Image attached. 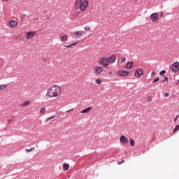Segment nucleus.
Here are the masks:
<instances>
[{
  "label": "nucleus",
  "mask_w": 179,
  "mask_h": 179,
  "mask_svg": "<svg viewBox=\"0 0 179 179\" xmlns=\"http://www.w3.org/2000/svg\"><path fill=\"white\" fill-rule=\"evenodd\" d=\"M125 61H127V58H125V57H122L121 62H125Z\"/></svg>",
  "instance_id": "nucleus-29"
},
{
  "label": "nucleus",
  "mask_w": 179,
  "mask_h": 179,
  "mask_svg": "<svg viewBox=\"0 0 179 179\" xmlns=\"http://www.w3.org/2000/svg\"><path fill=\"white\" fill-rule=\"evenodd\" d=\"M130 145L131 146H135V140L134 139H131L130 140Z\"/></svg>",
  "instance_id": "nucleus-23"
},
{
  "label": "nucleus",
  "mask_w": 179,
  "mask_h": 179,
  "mask_svg": "<svg viewBox=\"0 0 179 179\" xmlns=\"http://www.w3.org/2000/svg\"><path fill=\"white\" fill-rule=\"evenodd\" d=\"M39 113L41 115H44L45 114V108L43 107L40 109Z\"/></svg>",
  "instance_id": "nucleus-18"
},
{
  "label": "nucleus",
  "mask_w": 179,
  "mask_h": 179,
  "mask_svg": "<svg viewBox=\"0 0 179 179\" xmlns=\"http://www.w3.org/2000/svg\"><path fill=\"white\" fill-rule=\"evenodd\" d=\"M115 59H117V57L115 55H111L110 57H108V64H114Z\"/></svg>",
  "instance_id": "nucleus-12"
},
{
  "label": "nucleus",
  "mask_w": 179,
  "mask_h": 179,
  "mask_svg": "<svg viewBox=\"0 0 179 179\" xmlns=\"http://www.w3.org/2000/svg\"><path fill=\"white\" fill-rule=\"evenodd\" d=\"M120 141L124 145H128V143H129V140H128V138L125 137V136H121L120 137Z\"/></svg>",
  "instance_id": "nucleus-6"
},
{
  "label": "nucleus",
  "mask_w": 179,
  "mask_h": 179,
  "mask_svg": "<svg viewBox=\"0 0 179 179\" xmlns=\"http://www.w3.org/2000/svg\"><path fill=\"white\" fill-rule=\"evenodd\" d=\"M104 71V69L101 66H95L94 67V75H96V76H100L101 73H103V71Z\"/></svg>",
  "instance_id": "nucleus-3"
},
{
  "label": "nucleus",
  "mask_w": 179,
  "mask_h": 179,
  "mask_svg": "<svg viewBox=\"0 0 179 179\" xmlns=\"http://www.w3.org/2000/svg\"><path fill=\"white\" fill-rule=\"evenodd\" d=\"M62 92V90L61 89V87L55 85L49 87L47 91L46 96H48V97H49L50 99H55V97H58V96L61 94Z\"/></svg>",
  "instance_id": "nucleus-1"
},
{
  "label": "nucleus",
  "mask_w": 179,
  "mask_h": 179,
  "mask_svg": "<svg viewBox=\"0 0 179 179\" xmlns=\"http://www.w3.org/2000/svg\"><path fill=\"white\" fill-rule=\"evenodd\" d=\"M155 82H159V78H155V80L153 81V83H155Z\"/></svg>",
  "instance_id": "nucleus-33"
},
{
  "label": "nucleus",
  "mask_w": 179,
  "mask_h": 179,
  "mask_svg": "<svg viewBox=\"0 0 179 179\" xmlns=\"http://www.w3.org/2000/svg\"><path fill=\"white\" fill-rule=\"evenodd\" d=\"M109 75H113V72L110 71Z\"/></svg>",
  "instance_id": "nucleus-38"
},
{
  "label": "nucleus",
  "mask_w": 179,
  "mask_h": 179,
  "mask_svg": "<svg viewBox=\"0 0 179 179\" xmlns=\"http://www.w3.org/2000/svg\"><path fill=\"white\" fill-rule=\"evenodd\" d=\"M152 75H155V71H152Z\"/></svg>",
  "instance_id": "nucleus-39"
},
{
  "label": "nucleus",
  "mask_w": 179,
  "mask_h": 179,
  "mask_svg": "<svg viewBox=\"0 0 179 179\" xmlns=\"http://www.w3.org/2000/svg\"><path fill=\"white\" fill-rule=\"evenodd\" d=\"M172 71H173V72H175V73L178 72V71H179V62H174L172 64Z\"/></svg>",
  "instance_id": "nucleus-7"
},
{
  "label": "nucleus",
  "mask_w": 179,
  "mask_h": 179,
  "mask_svg": "<svg viewBox=\"0 0 179 179\" xmlns=\"http://www.w3.org/2000/svg\"><path fill=\"white\" fill-rule=\"evenodd\" d=\"M179 130V124L176 125L175 129H173V134H176L177 132V131Z\"/></svg>",
  "instance_id": "nucleus-22"
},
{
  "label": "nucleus",
  "mask_w": 179,
  "mask_h": 179,
  "mask_svg": "<svg viewBox=\"0 0 179 179\" xmlns=\"http://www.w3.org/2000/svg\"><path fill=\"white\" fill-rule=\"evenodd\" d=\"M99 65H101L103 68H107L108 66V57H103L99 61Z\"/></svg>",
  "instance_id": "nucleus-4"
},
{
  "label": "nucleus",
  "mask_w": 179,
  "mask_h": 179,
  "mask_svg": "<svg viewBox=\"0 0 179 179\" xmlns=\"http://www.w3.org/2000/svg\"><path fill=\"white\" fill-rule=\"evenodd\" d=\"M67 39H68V36L64 35V36H62L61 41H66Z\"/></svg>",
  "instance_id": "nucleus-20"
},
{
  "label": "nucleus",
  "mask_w": 179,
  "mask_h": 179,
  "mask_svg": "<svg viewBox=\"0 0 179 179\" xmlns=\"http://www.w3.org/2000/svg\"><path fill=\"white\" fill-rule=\"evenodd\" d=\"M164 73H166V70H163L162 71L159 72V75H164Z\"/></svg>",
  "instance_id": "nucleus-28"
},
{
  "label": "nucleus",
  "mask_w": 179,
  "mask_h": 179,
  "mask_svg": "<svg viewBox=\"0 0 179 179\" xmlns=\"http://www.w3.org/2000/svg\"><path fill=\"white\" fill-rule=\"evenodd\" d=\"M84 30H85L86 31H90V27H85V28H84Z\"/></svg>",
  "instance_id": "nucleus-26"
},
{
  "label": "nucleus",
  "mask_w": 179,
  "mask_h": 179,
  "mask_svg": "<svg viewBox=\"0 0 179 179\" xmlns=\"http://www.w3.org/2000/svg\"><path fill=\"white\" fill-rule=\"evenodd\" d=\"M89 6V1L87 0H75L74 1V8L76 10H80L81 12H85Z\"/></svg>",
  "instance_id": "nucleus-2"
},
{
  "label": "nucleus",
  "mask_w": 179,
  "mask_h": 179,
  "mask_svg": "<svg viewBox=\"0 0 179 179\" xmlns=\"http://www.w3.org/2000/svg\"><path fill=\"white\" fill-rule=\"evenodd\" d=\"M96 83H97V85H101V83H103V81L101 80V79L97 78L96 80Z\"/></svg>",
  "instance_id": "nucleus-21"
},
{
  "label": "nucleus",
  "mask_w": 179,
  "mask_h": 179,
  "mask_svg": "<svg viewBox=\"0 0 179 179\" xmlns=\"http://www.w3.org/2000/svg\"><path fill=\"white\" fill-rule=\"evenodd\" d=\"M32 150H34V147L31 148V149H27L26 152L29 153V152H31Z\"/></svg>",
  "instance_id": "nucleus-25"
},
{
  "label": "nucleus",
  "mask_w": 179,
  "mask_h": 179,
  "mask_svg": "<svg viewBox=\"0 0 179 179\" xmlns=\"http://www.w3.org/2000/svg\"><path fill=\"white\" fill-rule=\"evenodd\" d=\"M179 118V115L176 116V119L174 120V122H176V121H177V120H178Z\"/></svg>",
  "instance_id": "nucleus-34"
},
{
  "label": "nucleus",
  "mask_w": 179,
  "mask_h": 179,
  "mask_svg": "<svg viewBox=\"0 0 179 179\" xmlns=\"http://www.w3.org/2000/svg\"><path fill=\"white\" fill-rule=\"evenodd\" d=\"M72 110H73V109H70V110H67L66 113H69V111H72Z\"/></svg>",
  "instance_id": "nucleus-36"
},
{
  "label": "nucleus",
  "mask_w": 179,
  "mask_h": 179,
  "mask_svg": "<svg viewBox=\"0 0 179 179\" xmlns=\"http://www.w3.org/2000/svg\"><path fill=\"white\" fill-rule=\"evenodd\" d=\"M2 1H3V2H6V1H8L9 0H2Z\"/></svg>",
  "instance_id": "nucleus-37"
},
{
  "label": "nucleus",
  "mask_w": 179,
  "mask_h": 179,
  "mask_svg": "<svg viewBox=\"0 0 179 179\" xmlns=\"http://www.w3.org/2000/svg\"><path fill=\"white\" fill-rule=\"evenodd\" d=\"M78 43H79V42H76V43H74L71 45H67L66 47V48H69L70 47H72V45H77V44H78Z\"/></svg>",
  "instance_id": "nucleus-24"
},
{
  "label": "nucleus",
  "mask_w": 179,
  "mask_h": 179,
  "mask_svg": "<svg viewBox=\"0 0 179 179\" xmlns=\"http://www.w3.org/2000/svg\"><path fill=\"white\" fill-rule=\"evenodd\" d=\"M167 80H169V78L165 77L164 80H163V82H167Z\"/></svg>",
  "instance_id": "nucleus-32"
},
{
  "label": "nucleus",
  "mask_w": 179,
  "mask_h": 179,
  "mask_svg": "<svg viewBox=\"0 0 179 179\" xmlns=\"http://www.w3.org/2000/svg\"><path fill=\"white\" fill-rule=\"evenodd\" d=\"M163 15H164V13H163V11H161V12L159 13V16H160V17H162L163 16Z\"/></svg>",
  "instance_id": "nucleus-31"
},
{
  "label": "nucleus",
  "mask_w": 179,
  "mask_h": 179,
  "mask_svg": "<svg viewBox=\"0 0 179 179\" xmlns=\"http://www.w3.org/2000/svg\"><path fill=\"white\" fill-rule=\"evenodd\" d=\"M31 104V101H25L21 104V107H27V106H30Z\"/></svg>",
  "instance_id": "nucleus-15"
},
{
  "label": "nucleus",
  "mask_w": 179,
  "mask_h": 179,
  "mask_svg": "<svg viewBox=\"0 0 179 179\" xmlns=\"http://www.w3.org/2000/svg\"><path fill=\"white\" fill-rule=\"evenodd\" d=\"M150 19L152 22H157V20H159V14H157V13L151 14Z\"/></svg>",
  "instance_id": "nucleus-8"
},
{
  "label": "nucleus",
  "mask_w": 179,
  "mask_h": 179,
  "mask_svg": "<svg viewBox=\"0 0 179 179\" xmlns=\"http://www.w3.org/2000/svg\"><path fill=\"white\" fill-rule=\"evenodd\" d=\"M36 34H37V33H36L34 31H28L26 33L25 38L26 40H30V38H33Z\"/></svg>",
  "instance_id": "nucleus-5"
},
{
  "label": "nucleus",
  "mask_w": 179,
  "mask_h": 179,
  "mask_svg": "<svg viewBox=\"0 0 179 179\" xmlns=\"http://www.w3.org/2000/svg\"><path fill=\"white\" fill-rule=\"evenodd\" d=\"M92 111V107H88L80 111V114H89V112Z\"/></svg>",
  "instance_id": "nucleus-13"
},
{
  "label": "nucleus",
  "mask_w": 179,
  "mask_h": 179,
  "mask_svg": "<svg viewBox=\"0 0 179 179\" xmlns=\"http://www.w3.org/2000/svg\"><path fill=\"white\" fill-rule=\"evenodd\" d=\"M6 87H8V85H0V91L6 89Z\"/></svg>",
  "instance_id": "nucleus-19"
},
{
  "label": "nucleus",
  "mask_w": 179,
  "mask_h": 179,
  "mask_svg": "<svg viewBox=\"0 0 179 179\" xmlns=\"http://www.w3.org/2000/svg\"><path fill=\"white\" fill-rule=\"evenodd\" d=\"M9 24H10V27H16V26H17V22L13 20L11 21H10Z\"/></svg>",
  "instance_id": "nucleus-14"
},
{
  "label": "nucleus",
  "mask_w": 179,
  "mask_h": 179,
  "mask_svg": "<svg viewBox=\"0 0 179 179\" xmlns=\"http://www.w3.org/2000/svg\"><path fill=\"white\" fill-rule=\"evenodd\" d=\"M129 1H138V0H129Z\"/></svg>",
  "instance_id": "nucleus-40"
},
{
  "label": "nucleus",
  "mask_w": 179,
  "mask_h": 179,
  "mask_svg": "<svg viewBox=\"0 0 179 179\" xmlns=\"http://www.w3.org/2000/svg\"><path fill=\"white\" fill-rule=\"evenodd\" d=\"M85 32L83 31H78L74 34L75 38H80L82 36H84Z\"/></svg>",
  "instance_id": "nucleus-11"
},
{
  "label": "nucleus",
  "mask_w": 179,
  "mask_h": 179,
  "mask_svg": "<svg viewBox=\"0 0 179 179\" xmlns=\"http://www.w3.org/2000/svg\"><path fill=\"white\" fill-rule=\"evenodd\" d=\"M132 65H134L133 62H129L126 65V69H131L132 68Z\"/></svg>",
  "instance_id": "nucleus-16"
},
{
  "label": "nucleus",
  "mask_w": 179,
  "mask_h": 179,
  "mask_svg": "<svg viewBox=\"0 0 179 179\" xmlns=\"http://www.w3.org/2000/svg\"><path fill=\"white\" fill-rule=\"evenodd\" d=\"M178 83H179V80H178Z\"/></svg>",
  "instance_id": "nucleus-41"
},
{
  "label": "nucleus",
  "mask_w": 179,
  "mask_h": 179,
  "mask_svg": "<svg viewBox=\"0 0 179 179\" xmlns=\"http://www.w3.org/2000/svg\"><path fill=\"white\" fill-rule=\"evenodd\" d=\"M117 75H119V76H128V75H129V72L127 71V70H122V71H119L117 72Z\"/></svg>",
  "instance_id": "nucleus-10"
},
{
  "label": "nucleus",
  "mask_w": 179,
  "mask_h": 179,
  "mask_svg": "<svg viewBox=\"0 0 179 179\" xmlns=\"http://www.w3.org/2000/svg\"><path fill=\"white\" fill-rule=\"evenodd\" d=\"M147 100L150 103V101H152V97L149 96Z\"/></svg>",
  "instance_id": "nucleus-30"
},
{
  "label": "nucleus",
  "mask_w": 179,
  "mask_h": 179,
  "mask_svg": "<svg viewBox=\"0 0 179 179\" xmlns=\"http://www.w3.org/2000/svg\"><path fill=\"white\" fill-rule=\"evenodd\" d=\"M135 77L136 78H141V76H142V75H143V70L141 69H138L136 71H135Z\"/></svg>",
  "instance_id": "nucleus-9"
},
{
  "label": "nucleus",
  "mask_w": 179,
  "mask_h": 179,
  "mask_svg": "<svg viewBox=\"0 0 179 179\" xmlns=\"http://www.w3.org/2000/svg\"><path fill=\"white\" fill-rule=\"evenodd\" d=\"M54 118H55V116H52L50 117H48L46 121H50V120H54Z\"/></svg>",
  "instance_id": "nucleus-27"
},
{
  "label": "nucleus",
  "mask_w": 179,
  "mask_h": 179,
  "mask_svg": "<svg viewBox=\"0 0 179 179\" xmlns=\"http://www.w3.org/2000/svg\"><path fill=\"white\" fill-rule=\"evenodd\" d=\"M63 170L64 171H68V170H69V164H64Z\"/></svg>",
  "instance_id": "nucleus-17"
},
{
  "label": "nucleus",
  "mask_w": 179,
  "mask_h": 179,
  "mask_svg": "<svg viewBox=\"0 0 179 179\" xmlns=\"http://www.w3.org/2000/svg\"><path fill=\"white\" fill-rule=\"evenodd\" d=\"M169 93H167V92L165 93V97H169Z\"/></svg>",
  "instance_id": "nucleus-35"
}]
</instances>
